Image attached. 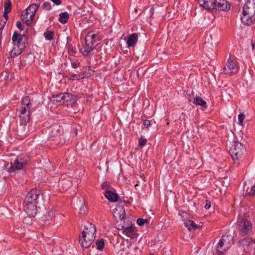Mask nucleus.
Returning <instances> with one entry per match:
<instances>
[{
  "mask_svg": "<svg viewBox=\"0 0 255 255\" xmlns=\"http://www.w3.org/2000/svg\"><path fill=\"white\" fill-rule=\"evenodd\" d=\"M101 39V36L98 34L93 31L88 32L85 36L84 42L79 48L80 52L84 56H88L96 49Z\"/></svg>",
  "mask_w": 255,
  "mask_h": 255,
  "instance_id": "nucleus-1",
  "label": "nucleus"
},
{
  "mask_svg": "<svg viewBox=\"0 0 255 255\" xmlns=\"http://www.w3.org/2000/svg\"><path fill=\"white\" fill-rule=\"evenodd\" d=\"M245 0L247 2L243 7L241 20L245 25H251L255 21V0L252 2L250 0Z\"/></svg>",
  "mask_w": 255,
  "mask_h": 255,
  "instance_id": "nucleus-2",
  "label": "nucleus"
},
{
  "mask_svg": "<svg viewBox=\"0 0 255 255\" xmlns=\"http://www.w3.org/2000/svg\"><path fill=\"white\" fill-rule=\"evenodd\" d=\"M31 103L30 98L28 96H25L22 100L19 115L21 126L25 125L29 121L31 115Z\"/></svg>",
  "mask_w": 255,
  "mask_h": 255,
  "instance_id": "nucleus-3",
  "label": "nucleus"
},
{
  "mask_svg": "<svg viewBox=\"0 0 255 255\" xmlns=\"http://www.w3.org/2000/svg\"><path fill=\"white\" fill-rule=\"evenodd\" d=\"M234 243V237L231 235H224L217 246L216 255H222L223 252L228 250Z\"/></svg>",
  "mask_w": 255,
  "mask_h": 255,
  "instance_id": "nucleus-4",
  "label": "nucleus"
},
{
  "mask_svg": "<svg viewBox=\"0 0 255 255\" xmlns=\"http://www.w3.org/2000/svg\"><path fill=\"white\" fill-rule=\"evenodd\" d=\"M246 148L241 142L233 141L230 147L229 153L233 160L239 159L246 152Z\"/></svg>",
  "mask_w": 255,
  "mask_h": 255,
  "instance_id": "nucleus-5",
  "label": "nucleus"
},
{
  "mask_svg": "<svg viewBox=\"0 0 255 255\" xmlns=\"http://www.w3.org/2000/svg\"><path fill=\"white\" fill-rule=\"evenodd\" d=\"M27 163V160H24L22 156H18L11 161L10 166L7 168V171L12 175L15 174L16 171L23 169Z\"/></svg>",
  "mask_w": 255,
  "mask_h": 255,
  "instance_id": "nucleus-6",
  "label": "nucleus"
},
{
  "mask_svg": "<svg viewBox=\"0 0 255 255\" xmlns=\"http://www.w3.org/2000/svg\"><path fill=\"white\" fill-rule=\"evenodd\" d=\"M237 228L240 235L244 236L248 235L252 230V223L245 219H239L237 222Z\"/></svg>",
  "mask_w": 255,
  "mask_h": 255,
  "instance_id": "nucleus-7",
  "label": "nucleus"
},
{
  "mask_svg": "<svg viewBox=\"0 0 255 255\" xmlns=\"http://www.w3.org/2000/svg\"><path fill=\"white\" fill-rule=\"evenodd\" d=\"M239 68L238 63L236 60L230 57L224 68V72L226 74L231 75L236 73L238 71Z\"/></svg>",
  "mask_w": 255,
  "mask_h": 255,
  "instance_id": "nucleus-8",
  "label": "nucleus"
},
{
  "mask_svg": "<svg viewBox=\"0 0 255 255\" xmlns=\"http://www.w3.org/2000/svg\"><path fill=\"white\" fill-rule=\"evenodd\" d=\"M61 214H57L54 211H49L44 217V221L45 225H54L58 224V220L63 218Z\"/></svg>",
  "mask_w": 255,
  "mask_h": 255,
  "instance_id": "nucleus-9",
  "label": "nucleus"
},
{
  "mask_svg": "<svg viewBox=\"0 0 255 255\" xmlns=\"http://www.w3.org/2000/svg\"><path fill=\"white\" fill-rule=\"evenodd\" d=\"M96 227L91 223L87 222L84 225V229L82 233L83 238L90 237L95 239Z\"/></svg>",
  "mask_w": 255,
  "mask_h": 255,
  "instance_id": "nucleus-10",
  "label": "nucleus"
},
{
  "mask_svg": "<svg viewBox=\"0 0 255 255\" xmlns=\"http://www.w3.org/2000/svg\"><path fill=\"white\" fill-rule=\"evenodd\" d=\"M39 191L37 189H32L26 195L24 199V204H37V198L39 195Z\"/></svg>",
  "mask_w": 255,
  "mask_h": 255,
  "instance_id": "nucleus-11",
  "label": "nucleus"
},
{
  "mask_svg": "<svg viewBox=\"0 0 255 255\" xmlns=\"http://www.w3.org/2000/svg\"><path fill=\"white\" fill-rule=\"evenodd\" d=\"M255 245V240H253L250 238H245L241 240L239 242L238 246L239 248L243 249L244 251L248 252L249 248H252V244Z\"/></svg>",
  "mask_w": 255,
  "mask_h": 255,
  "instance_id": "nucleus-12",
  "label": "nucleus"
},
{
  "mask_svg": "<svg viewBox=\"0 0 255 255\" xmlns=\"http://www.w3.org/2000/svg\"><path fill=\"white\" fill-rule=\"evenodd\" d=\"M123 229V233L127 236L134 238L136 237V234L135 232V227L132 224H129L128 225H124L122 226Z\"/></svg>",
  "mask_w": 255,
  "mask_h": 255,
  "instance_id": "nucleus-13",
  "label": "nucleus"
},
{
  "mask_svg": "<svg viewBox=\"0 0 255 255\" xmlns=\"http://www.w3.org/2000/svg\"><path fill=\"white\" fill-rule=\"evenodd\" d=\"M214 9L227 11L230 9V4L226 0H216Z\"/></svg>",
  "mask_w": 255,
  "mask_h": 255,
  "instance_id": "nucleus-14",
  "label": "nucleus"
},
{
  "mask_svg": "<svg viewBox=\"0 0 255 255\" xmlns=\"http://www.w3.org/2000/svg\"><path fill=\"white\" fill-rule=\"evenodd\" d=\"M54 101L56 102L61 103L62 102H68L73 98V96L70 93H60L57 94L53 97Z\"/></svg>",
  "mask_w": 255,
  "mask_h": 255,
  "instance_id": "nucleus-15",
  "label": "nucleus"
},
{
  "mask_svg": "<svg viewBox=\"0 0 255 255\" xmlns=\"http://www.w3.org/2000/svg\"><path fill=\"white\" fill-rule=\"evenodd\" d=\"M25 47V46L22 45L18 46L14 45L12 49L8 54V58H13L15 56L19 55L24 49Z\"/></svg>",
  "mask_w": 255,
  "mask_h": 255,
  "instance_id": "nucleus-16",
  "label": "nucleus"
},
{
  "mask_svg": "<svg viewBox=\"0 0 255 255\" xmlns=\"http://www.w3.org/2000/svg\"><path fill=\"white\" fill-rule=\"evenodd\" d=\"M37 204H28L24 205V211L30 217H34L37 212Z\"/></svg>",
  "mask_w": 255,
  "mask_h": 255,
  "instance_id": "nucleus-17",
  "label": "nucleus"
},
{
  "mask_svg": "<svg viewBox=\"0 0 255 255\" xmlns=\"http://www.w3.org/2000/svg\"><path fill=\"white\" fill-rule=\"evenodd\" d=\"M198 1L199 5L206 10H213L216 0H198Z\"/></svg>",
  "mask_w": 255,
  "mask_h": 255,
  "instance_id": "nucleus-18",
  "label": "nucleus"
},
{
  "mask_svg": "<svg viewBox=\"0 0 255 255\" xmlns=\"http://www.w3.org/2000/svg\"><path fill=\"white\" fill-rule=\"evenodd\" d=\"M24 36L23 34H19L16 31H14L12 37V41L14 45L25 46V42L22 41Z\"/></svg>",
  "mask_w": 255,
  "mask_h": 255,
  "instance_id": "nucleus-19",
  "label": "nucleus"
},
{
  "mask_svg": "<svg viewBox=\"0 0 255 255\" xmlns=\"http://www.w3.org/2000/svg\"><path fill=\"white\" fill-rule=\"evenodd\" d=\"M138 35L136 33L130 34L128 38L127 45L128 47H134L138 41Z\"/></svg>",
  "mask_w": 255,
  "mask_h": 255,
  "instance_id": "nucleus-20",
  "label": "nucleus"
},
{
  "mask_svg": "<svg viewBox=\"0 0 255 255\" xmlns=\"http://www.w3.org/2000/svg\"><path fill=\"white\" fill-rule=\"evenodd\" d=\"M95 239L86 237L83 238L82 235L79 237V242L83 248H87L89 247L93 243Z\"/></svg>",
  "mask_w": 255,
  "mask_h": 255,
  "instance_id": "nucleus-21",
  "label": "nucleus"
},
{
  "mask_svg": "<svg viewBox=\"0 0 255 255\" xmlns=\"http://www.w3.org/2000/svg\"><path fill=\"white\" fill-rule=\"evenodd\" d=\"M39 5L37 4L33 3L30 4L28 8L26 9L29 12V18L33 19V17L35 15V12L39 7Z\"/></svg>",
  "mask_w": 255,
  "mask_h": 255,
  "instance_id": "nucleus-22",
  "label": "nucleus"
},
{
  "mask_svg": "<svg viewBox=\"0 0 255 255\" xmlns=\"http://www.w3.org/2000/svg\"><path fill=\"white\" fill-rule=\"evenodd\" d=\"M115 214L119 216L122 221L124 220L126 216V212L124 206L121 205H117L115 208Z\"/></svg>",
  "mask_w": 255,
  "mask_h": 255,
  "instance_id": "nucleus-23",
  "label": "nucleus"
},
{
  "mask_svg": "<svg viewBox=\"0 0 255 255\" xmlns=\"http://www.w3.org/2000/svg\"><path fill=\"white\" fill-rule=\"evenodd\" d=\"M105 196L110 202H115L118 201V195L111 191H107L105 192Z\"/></svg>",
  "mask_w": 255,
  "mask_h": 255,
  "instance_id": "nucleus-24",
  "label": "nucleus"
},
{
  "mask_svg": "<svg viewBox=\"0 0 255 255\" xmlns=\"http://www.w3.org/2000/svg\"><path fill=\"white\" fill-rule=\"evenodd\" d=\"M59 185L62 190L65 191L72 186V183L68 179H62L60 181Z\"/></svg>",
  "mask_w": 255,
  "mask_h": 255,
  "instance_id": "nucleus-25",
  "label": "nucleus"
},
{
  "mask_svg": "<svg viewBox=\"0 0 255 255\" xmlns=\"http://www.w3.org/2000/svg\"><path fill=\"white\" fill-rule=\"evenodd\" d=\"M184 225L189 231H193L199 227L193 221L190 220L185 221Z\"/></svg>",
  "mask_w": 255,
  "mask_h": 255,
  "instance_id": "nucleus-26",
  "label": "nucleus"
},
{
  "mask_svg": "<svg viewBox=\"0 0 255 255\" xmlns=\"http://www.w3.org/2000/svg\"><path fill=\"white\" fill-rule=\"evenodd\" d=\"M29 12L28 11H27V10L25 9L23 11L21 15V19L23 22H24L27 25H28L30 23L31 21L32 20L29 18Z\"/></svg>",
  "mask_w": 255,
  "mask_h": 255,
  "instance_id": "nucleus-27",
  "label": "nucleus"
},
{
  "mask_svg": "<svg viewBox=\"0 0 255 255\" xmlns=\"http://www.w3.org/2000/svg\"><path fill=\"white\" fill-rule=\"evenodd\" d=\"M69 17V15L68 12H61L59 14V17L58 20L61 23L64 24V23H66L68 21Z\"/></svg>",
  "mask_w": 255,
  "mask_h": 255,
  "instance_id": "nucleus-28",
  "label": "nucleus"
},
{
  "mask_svg": "<svg viewBox=\"0 0 255 255\" xmlns=\"http://www.w3.org/2000/svg\"><path fill=\"white\" fill-rule=\"evenodd\" d=\"M84 78V75L80 74L78 71L77 72V73H70L69 79L71 80H79L83 79Z\"/></svg>",
  "mask_w": 255,
  "mask_h": 255,
  "instance_id": "nucleus-29",
  "label": "nucleus"
},
{
  "mask_svg": "<svg viewBox=\"0 0 255 255\" xmlns=\"http://www.w3.org/2000/svg\"><path fill=\"white\" fill-rule=\"evenodd\" d=\"M194 103L196 105L201 106L203 108H206L207 107L206 102L201 97H196L194 98Z\"/></svg>",
  "mask_w": 255,
  "mask_h": 255,
  "instance_id": "nucleus-30",
  "label": "nucleus"
},
{
  "mask_svg": "<svg viewBox=\"0 0 255 255\" xmlns=\"http://www.w3.org/2000/svg\"><path fill=\"white\" fill-rule=\"evenodd\" d=\"M96 246L97 249L99 250H102L105 246L104 240L103 239H101L100 240H97L96 243Z\"/></svg>",
  "mask_w": 255,
  "mask_h": 255,
  "instance_id": "nucleus-31",
  "label": "nucleus"
},
{
  "mask_svg": "<svg viewBox=\"0 0 255 255\" xmlns=\"http://www.w3.org/2000/svg\"><path fill=\"white\" fill-rule=\"evenodd\" d=\"M101 186V188L103 190H105L106 192L107 191H110V190L112 188L110 183L108 182L107 181L103 182L102 183Z\"/></svg>",
  "mask_w": 255,
  "mask_h": 255,
  "instance_id": "nucleus-32",
  "label": "nucleus"
},
{
  "mask_svg": "<svg viewBox=\"0 0 255 255\" xmlns=\"http://www.w3.org/2000/svg\"><path fill=\"white\" fill-rule=\"evenodd\" d=\"M44 36L46 40H51L53 39L54 33L51 31H46L44 33Z\"/></svg>",
  "mask_w": 255,
  "mask_h": 255,
  "instance_id": "nucleus-33",
  "label": "nucleus"
},
{
  "mask_svg": "<svg viewBox=\"0 0 255 255\" xmlns=\"http://www.w3.org/2000/svg\"><path fill=\"white\" fill-rule=\"evenodd\" d=\"M87 212H88V211H87V207L84 205H82L80 208L79 213H80V215L81 216H84L85 215H86Z\"/></svg>",
  "mask_w": 255,
  "mask_h": 255,
  "instance_id": "nucleus-34",
  "label": "nucleus"
},
{
  "mask_svg": "<svg viewBox=\"0 0 255 255\" xmlns=\"http://www.w3.org/2000/svg\"><path fill=\"white\" fill-rule=\"evenodd\" d=\"M247 194H249L250 196H254L255 195V184L251 188L249 189V188L246 189Z\"/></svg>",
  "mask_w": 255,
  "mask_h": 255,
  "instance_id": "nucleus-35",
  "label": "nucleus"
},
{
  "mask_svg": "<svg viewBox=\"0 0 255 255\" xmlns=\"http://www.w3.org/2000/svg\"><path fill=\"white\" fill-rule=\"evenodd\" d=\"M11 8V4L10 2L5 3L4 4V11L9 13Z\"/></svg>",
  "mask_w": 255,
  "mask_h": 255,
  "instance_id": "nucleus-36",
  "label": "nucleus"
},
{
  "mask_svg": "<svg viewBox=\"0 0 255 255\" xmlns=\"http://www.w3.org/2000/svg\"><path fill=\"white\" fill-rule=\"evenodd\" d=\"M42 7L46 10H49L51 9V5L50 2H44L43 4Z\"/></svg>",
  "mask_w": 255,
  "mask_h": 255,
  "instance_id": "nucleus-37",
  "label": "nucleus"
},
{
  "mask_svg": "<svg viewBox=\"0 0 255 255\" xmlns=\"http://www.w3.org/2000/svg\"><path fill=\"white\" fill-rule=\"evenodd\" d=\"M147 220L145 219H143L142 218H138L136 220L137 224L140 226H143L145 223L147 222Z\"/></svg>",
  "mask_w": 255,
  "mask_h": 255,
  "instance_id": "nucleus-38",
  "label": "nucleus"
},
{
  "mask_svg": "<svg viewBox=\"0 0 255 255\" xmlns=\"http://www.w3.org/2000/svg\"><path fill=\"white\" fill-rule=\"evenodd\" d=\"M71 64L72 67L75 69L78 68L80 65V62L78 61H71Z\"/></svg>",
  "mask_w": 255,
  "mask_h": 255,
  "instance_id": "nucleus-39",
  "label": "nucleus"
},
{
  "mask_svg": "<svg viewBox=\"0 0 255 255\" xmlns=\"http://www.w3.org/2000/svg\"><path fill=\"white\" fill-rule=\"evenodd\" d=\"M68 52L69 55H73L76 53V48L72 46H69L68 49Z\"/></svg>",
  "mask_w": 255,
  "mask_h": 255,
  "instance_id": "nucleus-40",
  "label": "nucleus"
},
{
  "mask_svg": "<svg viewBox=\"0 0 255 255\" xmlns=\"http://www.w3.org/2000/svg\"><path fill=\"white\" fill-rule=\"evenodd\" d=\"M147 142V140L145 138H140L139 140V145L140 146H144Z\"/></svg>",
  "mask_w": 255,
  "mask_h": 255,
  "instance_id": "nucleus-41",
  "label": "nucleus"
},
{
  "mask_svg": "<svg viewBox=\"0 0 255 255\" xmlns=\"http://www.w3.org/2000/svg\"><path fill=\"white\" fill-rule=\"evenodd\" d=\"M245 115L243 113H241V114H240L238 116V121H239V123L240 124H242L244 121V120L245 119Z\"/></svg>",
  "mask_w": 255,
  "mask_h": 255,
  "instance_id": "nucleus-42",
  "label": "nucleus"
},
{
  "mask_svg": "<svg viewBox=\"0 0 255 255\" xmlns=\"http://www.w3.org/2000/svg\"><path fill=\"white\" fill-rule=\"evenodd\" d=\"M6 21V20L3 19H0V30H2L4 28Z\"/></svg>",
  "mask_w": 255,
  "mask_h": 255,
  "instance_id": "nucleus-43",
  "label": "nucleus"
},
{
  "mask_svg": "<svg viewBox=\"0 0 255 255\" xmlns=\"http://www.w3.org/2000/svg\"><path fill=\"white\" fill-rule=\"evenodd\" d=\"M211 207V202L208 200H206L205 208L206 209H209Z\"/></svg>",
  "mask_w": 255,
  "mask_h": 255,
  "instance_id": "nucleus-44",
  "label": "nucleus"
},
{
  "mask_svg": "<svg viewBox=\"0 0 255 255\" xmlns=\"http://www.w3.org/2000/svg\"><path fill=\"white\" fill-rule=\"evenodd\" d=\"M143 125L145 127L148 128L150 126V122L149 120H145L144 121H143Z\"/></svg>",
  "mask_w": 255,
  "mask_h": 255,
  "instance_id": "nucleus-45",
  "label": "nucleus"
},
{
  "mask_svg": "<svg viewBox=\"0 0 255 255\" xmlns=\"http://www.w3.org/2000/svg\"><path fill=\"white\" fill-rule=\"evenodd\" d=\"M16 26L18 28L20 29L21 30H22L23 29V28L22 27V25H21V22L19 21H17Z\"/></svg>",
  "mask_w": 255,
  "mask_h": 255,
  "instance_id": "nucleus-46",
  "label": "nucleus"
},
{
  "mask_svg": "<svg viewBox=\"0 0 255 255\" xmlns=\"http://www.w3.org/2000/svg\"><path fill=\"white\" fill-rule=\"evenodd\" d=\"M8 13H6L4 11L3 15V18L2 19L7 21L8 19Z\"/></svg>",
  "mask_w": 255,
  "mask_h": 255,
  "instance_id": "nucleus-47",
  "label": "nucleus"
},
{
  "mask_svg": "<svg viewBox=\"0 0 255 255\" xmlns=\"http://www.w3.org/2000/svg\"><path fill=\"white\" fill-rule=\"evenodd\" d=\"M53 3L56 5H59L61 3V0H51Z\"/></svg>",
  "mask_w": 255,
  "mask_h": 255,
  "instance_id": "nucleus-48",
  "label": "nucleus"
},
{
  "mask_svg": "<svg viewBox=\"0 0 255 255\" xmlns=\"http://www.w3.org/2000/svg\"><path fill=\"white\" fill-rule=\"evenodd\" d=\"M252 48H253V49H255V42H254V43H253V42H252Z\"/></svg>",
  "mask_w": 255,
  "mask_h": 255,
  "instance_id": "nucleus-49",
  "label": "nucleus"
},
{
  "mask_svg": "<svg viewBox=\"0 0 255 255\" xmlns=\"http://www.w3.org/2000/svg\"><path fill=\"white\" fill-rule=\"evenodd\" d=\"M239 1H240L241 0H238Z\"/></svg>",
  "mask_w": 255,
  "mask_h": 255,
  "instance_id": "nucleus-50",
  "label": "nucleus"
},
{
  "mask_svg": "<svg viewBox=\"0 0 255 255\" xmlns=\"http://www.w3.org/2000/svg\"><path fill=\"white\" fill-rule=\"evenodd\" d=\"M149 255H152V254H150Z\"/></svg>",
  "mask_w": 255,
  "mask_h": 255,
  "instance_id": "nucleus-51",
  "label": "nucleus"
}]
</instances>
